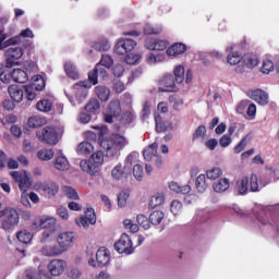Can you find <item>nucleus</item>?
<instances>
[{"label": "nucleus", "instance_id": "f257e3e1", "mask_svg": "<svg viewBox=\"0 0 279 279\" xmlns=\"http://www.w3.org/2000/svg\"><path fill=\"white\" fill-rule=\"evenodd\" d=\"M129 143L125 136L113 134L109 138L102 140L100 146L105 149L107 158H114V156H119L121 149L126 147Z\"/></svg>", "mask_w": 279, "mask_h": 279}, {"label": "nucleus", "instance_id": "f03ea898", "mask_svg": "<svg viewBox=\"0 0 279 279\" xmlns=\"http://www.w3.org/2000/svg\"><path fill=\"white\" fill-rule=\"evenodd\" d=\"M101 165H104V151L101 150L93 153L88 160L83 159L80 162L82 171L89 175H98L101 171Z\"/></svg>", "mask_w": 279, "mask_h": 279}, {"label": "nucleus", "instance_id": "7ed1b4c3", "mask_svg": "<svg viewBox=\"0 0 279 279\" xmlns=\"http://www.w3.org/2000/svg\"><path fill=\"white\" fill-rule=\"evenodd\" d=\"M0 219L2 230L9 232L10 230H14L16 226H19L20 217L19 211L15 208L7 207L0 210Z\"/></svg>", "mask_w": 279, "mask_h": 279}, {"label": "nucleus", "instance_id": "20e7f679", "mask_svg": "<svg viewBox=\"0 0 279 279\" xmlns=\"http://www.w3.org/2000/svg\"><path fill=\"white\" fill-rule=\"evenodd\" d=\"M87 88H90V85H88L86 82H80L73 86V96L66 94V97L72 106H80V104H84V101H86V97H88Z\"/></svg>", "mask_w": 279, "mask_h": 279}, {"label": "nucleus", "instance_id": "39448f33", "mask_svg": "<svg viewBox=\"0 0 279 279\" xmlns=\"http://www.w3.org/2000/svg\"><path fill=\"white\" fill-rule=\"evenodd\" d=\"M114 250L119 254H125L130 256V254H134V245L132 244V239L126 233H123L119 241L114 243Z\"/></svg>", "mask_w": 279, "mask_h": 279}, {"label": "nucleus", "instance_id": "423d86ee", "mask_svg": "<svg viewBox=\"0 0 279 279\" xmlns=\"http://www.w3.org/2000/svg\"><path fill=\"white\" fill-rule=\"evenodd\" d=\"M76 241H77V236L75 235V233H73L71 231L62 232L57 236V243H58L59 247H61L63 253L69 252V250H71V247H73V244Z\"/></svg>", "mask_w": 279, "mask_h": 279}, {"label": "nucleus", "instance_id": "0eeeda50", "mask_svg": "<svg viewBox=\"0 0 279 279\" xmlns=\"http://www.w3.org/2000/svg\"><path fill=\"white\" fill-rule=\"evenodd\" d=\"M39 141L47 143L48 145H58V131L54 128L46 126L41 132H37Z\"/></svg>", "mask_w": 279, "mask_h": 279}, {"label": "nucleus", "instance_id": "6e6552de", "mask_svg": "<svg viewBox=\"0 0 279 279\" xmlns=\"http://www.w3.org/2000/svg\"><path fill=\"white\" fill-rule=\"evenodd\" d=\"M144 159L146 162H154L156 167H160L162 165V158L158 155V143L150 144L143 151Z\"/></svg>", "mask_w": 279, "mask_h": 279}, {"label": "nucleus", "instance_id": "1a4fd4ad", "mask_svg": "<svg viewBox=\"0 0 279 279\" xmlns=\"http://www.w3.org/2000/svg\"><path fill=\"white\" fill-rule=\"evenodd\" d=\"M23 49L19 46H11L7 49V68L17 66L19 60L23 58Z\"/></svg>", "mask_w": 279, "mask_h": 279}, {"label": "nucleus", "instance_id": "9d476101", "mask_svg": "<svg viewBox=\"0 0 279 279\" xmlns=\"http://www.w3.org/2000/svg\"><path fill=\"white\" fill-rule=\"evenodd\" d=\"M78 228H84L85 230L89 228V226H95L97 223V215L95 214V209L87 208L85 214L80 218L75 219Z\"/></svg>", "mask_w": 279, "mask_h": 279}, {"label": "nucleus", "instance_id": "9b49d317", "mask_svg": "<svg viewBox=\"0 0 279 279\" xmlns=\"http://www.w3.org/2000/svg\"><path fill=\"white\" fill-rule=\"evenodd\" d=\"M11 177L15 182H19L20 190L23 193H27L29 191V187L32 186V179H29V174L27 172H19V171H13L11 172Z\"/></svg>", "mask_w": 279, "mask_h": 279}, {"label": "nucleus", "instance_id": "f8f14e48", "mask_svg": "<svg viewBox=\"0 0 279 279\" xmlns=\"http://www.w3.org/2000/svg\"><path fill=\"white\" fill-rule=\"evenodd\" d=\"M134 47H136V41H134V39H120L114 47V51L116 53H119V56H124V53L134 51Z\"/></svg>", "mask_w": 279, "mask_h": 279}, {"label": "nucleus", "instance_id": "ddd939ff", "mask_svg": "<svg viewBox=\"0 0 279 279\" xmlns=\"http://www.w3.org/2000/svg\"><path fill=\"white\" fill-rule=\"evenodd\" d=\"M64 269H66V262L63 259H52L48 264V270L51 276H62V274H64Z\"/></svg>", "mask_w": 279, "mask_h": 279}, {"label": "nucleus", "instance_id": "4468645a", "mask_svg": "<svg viewBox=\"0 0 279 279\" xmlns=\"http://www.w3.org/2000/svg\"><path fill=\"white\" fill-rule=\"evenodd\" d=\"M145 47L150 51H165L169 47V43L167 40L151 38L146 40Z\"/></svg>", "mask_w": 279, "mask_h": 279}, {"label": "nucleus", "instance_id": "2eb2a0df", "mask_svg": "<svg viewBox=\"0 0 279 279\" xmlns=\"http://www.w3.org/2000/svg\"><path fill=\"white\" fill-rule=\"evenodd\" d=\"M56 218L51 216H41L35 226L41 228L43 230H56Z\"/></svg>", "mask_w": 279, "mask_h": 279}, {"label": "nucleus", "instance_id": "dca6fc26", "mask_svg": "<svg viewBox=\"0 0 279 279\" xmlns=\"http://www.w3.org/2000/svg\"><path fill=\"white\" fill-rule=\"evenodd\" d=\"M132 171H130V168L125 165L122 166V163H118L112 170L111 175L113 180H123L130 175Z\"/></svg>", "mask_w": 279, "mask_h": 279}, {"label": "nucleus", "instance_id": "f3484780", "mask_svg": "<svg viewBox=\"0 0 279 279\" xmlns=\"http://www.w3.org/2000/svg\"><path fill=\"white\" fill-rule=\"evenodd\" d=\"M40 253L43 254V256L53 257V256H62V254H64V251L61 248L59 244H54V245L44 246L40 250Z\"/></svg>", "mask_w": 279, "mask_h": 279}, {"label": "nucleus", "instance_id": "a211bd4d", "mask_svg": "<svg viewBox=\"0 0 279 279\" xmlns=\"http://www.w3.org/2000/svg\"><path fill=\"white\" fill-rule=\"evenodd\" d=\"M252 99L259 106H267L269 104V94L263 89H255L252 92Z\"/></svg>", "mask_w": 279, "mask_h": 279}, {"label": "nucleus", "instance_id": "6ab92c4d", "mask_svg": "<svg viewBox=\"0 0 279 279\" xmlns=\"http://www.w3.org/2000/svg\"><path fill=\"white\" fill-rule=\"evenodd\" d=\"M11 77L16 84H25L29 80V74L25 70L13 69L11 72Z\"/></svg>", "mask_w": 279, "mask_h": 279}, {"label": "nucleus", "instance_id": "aec40b11", "mask_svg": "<svg viewBox=\"0 0 279 279\" xmlns=\"http://www.w3.org/2000/svg\"><path fill=\"white\" fill-rule=\"evenodd\" d=\"M96 260L98 267H106L110 264V253L106 248H99L96 253Z\"/></svg>", "mask_w": 279, "mask_h": 279}, {"label": "nucleus", "instance_id": "412c9836", "mask_svg": "<svg viewBox=\"0 0 279 279\" xmlns=\"http://www.w3.org/2000/svg\"><path fill=\"white\" fill-rule=\"evenodd\" d=\"M8 93L11 97V99L13 101H15L16 104H21V101H23V97L25 95V93L21 89V87L16 86V85H11L8 88Z\"/></svg>", "mask_w": 279, "mask_h": 279}, {"label": "nucleus", "instance_id": "4be33fe9", "mask_svg": "<svg viewBox=\"0 0 279 279\" xmlns=\"http://www.w3.org/2000/svg\"><path fill=\"white\" fill-rule=\"evenodd\" d=\"M235 191L238 195H247L250 191V179H247V177L239 179L235 183Z\"/></svg>", "mask_w": 279, "mask_h": 279}, {"label": "nucleus", "instance_id": "5701e85b", "mask_svg": "<svg viewBox=\"0 0 279 279\" xmlns=\"http://www.w3.org/2000/svg\"><path fill=\"white\" fill-rule=\"evenodd\" d=\"M213 189L215 193H226L230 189V180L228 178L219 179L213 184Z\"/></svg>", "mask_w": 279, "mask_h": 279}, {"label": "nucleus", "instance_id": "b1692460", "mask_svg": "<svg viewBox=\"0 0 279 279\" xmlns=\"http://www.w3.org/2000/svg\"><path fill=\"white\" fill-rule=\"evenodd\" d=\"M54 169L58 171H69L71 163H69V159L65 156L60 155L54 159Z\"/></svg>", "mask_w": 279, "mask_h": 279}, {"label": "nucleus", "instance_id": "393cba45", "mask_svg": "<svg viewBox=\"0 0 279 279\" xmlns=\"http://www.w3.org/2000/svg\"><path fill=\"white\" fill-rule=\"evenodd\" d=\"M95 95L100 101H108L110 99V88L105 85H98L95 87Z\"/></svg>", "mask_w": 279, "mask_h": 279}, {"label": "nucleus", "instance_id": "a878e982", "mask_svg": "<svg viewBox=\"0 0 279 279\" xmlns=\"http://www.w3.org/2000/svg\"><path fill=\"white\" fill-rule=\"evenodd\" d=\"M64 71L71 80H80V72L77 71V66L73 64L71 61H66L64 64Z\"/></svg>", "mask_w": 279, "mask_h": 279}, {"label": "nucleus", "instance_id": "bb28decb", "mask_svg": "<svg viewBox=\"0 0 279 279\" xmlns=\"http://www.w3.org/2000/svg\"><path fill=\"white\" fill-rule=\"evenodd\" d=\"M21 38H34V32L29 28L23 29L19 36L12 37L8 43L9 45H19V43H21Z\"/></svg>", "mask_w": 279, "mask_h": 279}, {"label": "nucleus", "instance_id": "cd10ccee", "mask_svg": "<svg viewBox=\"0 0 279 279\" xmlns=\"http://www.w3.org/2000/svg\"><path fill=\"white\" fill-rule=\"evenodd\" d=\"M195 189L197 193H206L208 189V181L206 180V174H199L195 180Z\"/></svg>", "mask_w": 279, "mask_h": 279}, {"label": "nucleus", "instance_id": "c85d7f7f", "mask_svg": "<svg viewBox=\"0 0 279 279\" xmlns=\"http://www.w3.org/2000/svg\"><path fill=\"white\" fill-rule=\"evenodd\" d=\"M95 149L90 142H82L77 145L76 153L78 156H88Z\"/></svg>", "mask_w": 279, "mask_h": 279}, {"label": "nucleus", "instance_id": "c756f323", "mask_svg": "<svg viewBox=\"0 0 279 279\" xmlns=\"http://www.w3.org/2000/svg\"><path fill=\"white\" fill-rule=\"evenodd\" d=\"M186 51V45L184 44H174L169 47L166 51L168 56H182Z\"/></svg>", "mask_w": 279, "mask_h": 279}, {"label": "nucleus", "instance_id": "7c9ffc66", "mask_svg": "<svg viewBox=\"0 0 279 279\" xmlns=\"http://www.w3.org/2000/svg\"><path fill=\"white\" fill-rule=\"evenodd\" d=\"M169 189L173 191V193H181V195H189V193H191V185L180 186L178 182H170Z\"/></svg>", "mask_w": 279, "mask_h": 279}, {"label": "nucleus", "instance_id": "2f4dec72", "mask_svg": "<svg viewBox=\"0 0 279 279\" xmlns=\"http://www.w3.org/2000/svg\"><path fill=\"white\" fill-rule=\"evenodd\" d=\"M53 156H56V151H53V148H43L37 151V158L39 160H44L45 162L51 160Z\"/></svg>", "mask_w": 279, "mask_h": 279}, {"label": "nucleus", "instance_id": "473e14b6", "mask_svg": "<svg viewBox=\"0 0 279 279\" xmlns=\"http://www.w3.org/2000/svg\"><path fill=\"white\" fill-rule=\"evenodd\" d=\"M165 204V193H156L150 197L149 208H158Z\"/></svg>", "mask_w": 279, "mask_h": 279}, {"label": "nucleus", "instance_id": "72a5a7b5", "mask_svg": "<svg viewBox=\"0 0 279 279\" xmlns=\"http://www.w3.org/2000/svg\"><path fill=\"white\" fill-rule=\"evenodd\" d=\"M242 61L248 69H254L258 66V58L253 53H246L242 57Z\"/></svg>", "mask_w": 279, "mask_h": 279}, {"label": "nucleus", "instance_id": "f704fd0d", "mask_svg": "<svg viewBox=\"0 0 279 279\" xmlns=\"http://www.w3.org/2000/svg\"><path fill=\"white\" fill-rule=\"evenodd\" d=\"M107 112L113 114V117H119V114H121V102L117 99L111 100L107 108Z\"/></svg>", "mask_w": 279, "mask_h": 279}, {"label": "nucleus", "instance_id": "c9c22d12", "mask_svg": "<svg viewBox=\"0 0 279 279\" xmlns=\"http://www.w3.org/2000/svg\"><path fill=\"white\" fill-rule=\"evenodd\" d=\"M162 33V25L160 24H145L144 25V34L147 36H151L153 34H161Z\"/></svg>", "mask_w": 279, "mask_h": 279}, {"label": "nucleus", "instance_id": "e433bc0d", "mask_svg": "<svg viewBox=\"0 0 279 279\" xmlns=\"http://www.w3.org/2000/svg\"><path fill=\"white\" fill-rule=\"evenodd\" d=\"M162 219H165V213L161 210L153 211L149 215V221L153 226H160V223H162Z\"/></svg>", "mask_w": 279, "mask_h": 279}, {"label": "nucleus", "instance_id": "4c0bfd02", "mask_svg": "<svg viewBox=\"0 0 279 279\" xmlns=\"http://www.w3.org/2000/svg\"><path fill=\"white\" fill-rule=\"evenodd\" d=\"M37 110L39 112H51V108H53V102L49 99L39 100L36 105Z\"/></svg>", "mask_w": 279, "mask_h": 279}, {"label": "nucleus", "instance_id": "58836bf2", "mask_svg": "<svg viewBox=\"0 0 279 279\" xmlns=\"http://www.w3.org/2000/svg\"><path fill=\"white\" fill-rule=\"evenodd\" d=\"M223 175V170L219 167H214L211 169H208L206 171L207 180H218V178H221Z\"/></svg>", "mask_w": 279, "mask_h": 279}, {"label": "nucleus", "instance_id": "ea45409f", "mask_svg": "<svg viewBox=\"0 0 279 279\" xmlns=\"http://www.w3.org/2000/svg\"><path fill=\"white\" fill-rule=\"evenodd\" d=\"M160 86H165L166 88H173L175 86V78L172 74H166L159 81Z\"/></svg>", "mask_w": 279, "mask_h": 279}, {"label": "nucleus", "instance_id": "a19ab883", "mask_svg": "<svg viewBox=\"0 0 279 279\" xmlns=\"http://www.w3.org/2000/svg\"><path fill=\"white\" fill-rule=\"evenodd\" d=\"M146 62L148 64H158L160 62H165V54H162V53H157V54L149 53L146 57Z\"/></svg>", "mask_w": 279, "mask_h": 279}, {"label": "nucleus", "instance_id": "79ce46f5", "mask_svg": "<svg viewBox=\"0 0 279 279\" xmlns=\"http://www.w3.org/2000/svg\"><path fill=\"white\" fill-rule=\"evenodd\" d=\"M33 80V84L31 86L34 87L35 90H44L46 83H45V78H43V76L40 75H35L32 77Z\"/></svg>", "mask_w": 279, "mask_h": 279}, {"label": "nucleus", "instance_id": "37998d69", "mask_svg": "<svg viewBox=\"0 0 279 279\" xmlns=\"http://www.w3.org/2000/svg\"><path fill=\"white\" fill-rule=\"evenodd\" d=\"M136 120V114L133 111H126L121 116L122 125H130V123H134Z\"/></svg>", "mask_w": 279, "mask_h": 279}, {"label": "nucleus", "instance_id": "c03bdc74", "mask_svg": "<svg viewBox=\"0 0 279 279\" xmlns=\"http://www.w3.org/2000/svg\"><path fill=\"white\" fill-rule=\"evenodd\" d=\"M16 236H17V241H20V243H24V244L31 243L32 239H33L32 233L27 230L20 231L16 234Z\"/></svg>", "mask_w": 279, "mask_h": 279}, {"label": "nucleus", "instance_id": "a18cd8bd", "mask_svg": "<svg viewBox=\"0 0 279 279\" xmlns=\"http://www.w3.org/2000/svg\"><path fill=\"white\" fill-rule=\"evenodd\" d=\"M173 73L174 82H177V84H182V82H184V66L177 65L173 70Z\"/></svg>", "mask_w": 279, "mask_h": 279}, {"label": "nucleus", "instance_id": "49530a36", "mask_svg": "<svg viewBox=\"0 0 279 279\" xmlns=\"http://www.w3.org/2000/svg\"><path fill=\"white\" fill-rule=\"evenodd\" d=\"M43 191L47 193V195H57L58 191H60V187L58 184L50 182L43 186Z\"/></svg>", "mask_w": 279, "mask_h": 279}, {"label": "nucleus", "instance_id": "de8ad7c7", "mask_svg": "<svg viewBox=\"0 0 279 279\" xmlns=\"http://www.w3.org/2000/svg\"><path fill=\"white\" fill-rule=\"evenodd\" d=\"M24 89H25L26 99L28 101H34V99H36V97L38 96L37 94L38 89H35L34 86L32 85H25Z\"/></svg>", "mask_w": 279, "mask_h": 279}, {"label": "nucleus", "instance_id": "09e8293b", "mask_svg": "<svg viewBox=\"0 0 279 279\" xmlns=\"http://www.w3.org/2000/svg\"><path fill=\"white\" fill-rule=\"evenodd\" d=\"M99 108H101V105H99V100H97L96 98H92L85 106V110L87 112H97Z\"/></svg>", "mask_w": 279, "mask_h": 279}, {"label": "nucleus", "instance_id": "8fccbe9b", "mask_svg": "<svg viewBox=\"0 0 279 279\" xmlns=\"http://www.w3.org/2000/svg\"><path fill=\"white\" fill-rule=\"evenodd\" d=\"M130 197V191L124 190L118 195V205L120 208H124V206L128 204V198Z\"/></svg>", "mask_w": 279, "mask_h": 279}, {"label": "nucleus", "instance_id": "3c124183", "mask_svg": "<svg viewBox=\"0 0 279 279\" xmlns=\"http://www.w3.org/2000/svg\"><path fill=\"white\" fill-rule=\"evenodd\" d=\"M63 193L68 196L69 199L77 201L80 199V195H77V191L71 186H63Z\"/></svg>", "mask_w": 279, "mask_h": 279}, {"label": "nucleus", "instance_id": "603ef678", "mask_svg": "<svg viewBox=\"0 0 279 279\" xmlns=\"http://www.w3.org/2000/svg\"><path fill=\"white\" fill-rule=\"evenodd\" d=\"M28 125L34 129L41 128V125H45V119L36 116L31 117L28 119Z\"/></svg>", "mask_w": 279, "mask_h": 279}, {"label": "nucleus", "instance_id": "864d4df0", "mask_svg": "<svg viewBox=\"0 0 279 279\" xmlns=\"http://www.w3.org/2000/svg\"><path fill=\"white\" fill-rule=\"evenodd\" d=\"M98 64L105 66V69H110L114 64V60L110 54H102Z\"/></svg>", "mask_w": 279, "mask_h": 279}, {"label": "nucleus", "instance_id": "5fc2aeb1", "mask_svg": "<svg viewBox=\"0 0 279 279\" xmlns=\"http://www.w3.org/2000/svg\"><path fill=\"white\" fill-rule=\"evenodd\" d=\"M96 51H108L110 49V43L108 40L96 41L93 45Z\"/></svg>", "mask_w": 279, "mask_h": 279}, {"label": "nucleus", "instance_id": "6e6d98bb", "mask_svg": "<svg viewBox=\"0 0 279 279\" xmlns=\"http://www.w3.org/2000/svg\"><path fill=\"white\" fill-rule=\"evenodd\" d=\"M137 223L144 228V230H149V228H151L149 219L143 214L137 215Z\"/></svg>", "mask_w": 279, "mask_h": 279}, {"label": "nucleus", "instance_id": "4d7b16f0", "mask_svg": "<svg viewBox=\"0 0 279 279\" xmlns=\"http://www.w3.org/2000/svg\"><path fill=\"white\" fill-rule=\"evenodd\" d=\"M56 238V229H46L41 233V242L47 243V241H51V239Z\"/></svg>", "mask_w": 279, "mask_h": 279}, {"label": "nucleus", "instance_id": "13d9d810", "mask_svg": "<svg viewBox=\"0 0 279 279\" xmlns=\"http://www.w3.org/2000/svg\"><path fill=\"white\" fill-rule=\"evenodd\" d=\"M27 279H43V271L37 270L36 268H29L26 270Z\"/></svg>", "mask_w": 279, "mask_h": 279}, {"label": "nucleus", "instance_id": "bf43d9fd", "mask_svg": "<svg viewBox=\"0 0 279 279\" xmlns=\"http://www.w3.org/2000/svg\"><path fill=\"white\" fill-rule=\"evenodd\" d=\"M138 158V153H131L126 156L124 160V166L129 168L130 171H132V165H134L135 160Z\"/></svg>", "mask_w": 279, "mask_h": 279}, {"label": "nucleus", "instance_id": "052dcab7", "mask_svg": "<svg viewBox=\"0 0 279 279\" xmlns=\"http://www.w3.org/2000/svg\"><path fill=\"white\" fill-rule=\"evenodd\" d=\"M250 135L244 136L241 142L234 147V154H241L245 147H247V142L251 140Z\"/></svg>", "mask_w": 279, "mask_h": 279}, {"label": "nucleus", "instance_id": "680f3d73", "mask_svg": "<svg viewBox=\"0 0 279 279\" xmlns=\"http://www.w3.org/2000/svg\"><path fill=\"white\" fill-rule=\"evenodd\" d=\"M155 123L157 132H166L167 124L162 121V117L160 114L155 116Z\"/></svg>", "mask_w": 279, "mask_h": 279}, {"label": "nucleus", "instance_id": "e2e57ef3", "mask_svg": "<svg viewBox=\"0 0 279 279\" xmlns=\"http://www.w3.org/2000/svg\"><path fill=\"white\" fill-rule=\"evenodd\" d=\"M241 60H243V57H241V54H239V52H232L227 57V61L231 65L239 64V62H241Z\"/></svg>", "mask_w": 279, "mask_h": 279}, {"label": "nucleus", "instance_id": "0e129e2a", "mask_svg": "<svg viewBox=\"0 0 279 279\" xmlns=\"http://www.w3.org/2000/svg\"><path fill=\"white\" fill-rule=\"evenodd\" d=\"M206 136V126L199 125L193 133L192 141H197V138H204Z\"/></svg>", "mask_w": 279, "mask_h": 279}, {"label": "nucleus", "instance_id": "69168bd1", "mask_svg": "<svg viewBox=\"0 0 279 279\" xmlns=\"http://www.w3.org/2000/svg\"><path fill=\"white\" fill-rule=\"evenodd\" d=\"M250 184H251V189H250L251 193H258V191H260V187L258 186V177L256 174L251 175Z\"/></svg>", "mask_w": 279, "mask_h": 279}, {"label": "nucleus", "instance_id": "338daca9", "mask_svg": "<svg viewBox=\"0 0 279 279\" xmlns=\"http://www.w3.org/2000/svg\"><path fill=\"white\" fill-rule=\"evenodd\" d=\"M170 210L172 213V215L177 216L180 213H182V202L180 201H172L171 205H170Z\"/></svg>", "mask_w": 279, "mask_h": 279}, {"label": "nucleus", "instance_id": "774afa93", "mask_svg": "<svg viewBox=\"0 0 279 279\" xmlns=\"http://www.w3.org/2000/svg\"><path fill=\"white\" fill-rule=\"evenodd\" d=\"M141 60L140 54L129 53L124 57V62L126 64H136Z\"/></svg>", "mask_w": 279, "mask_h": 279}]
</instances>
